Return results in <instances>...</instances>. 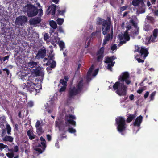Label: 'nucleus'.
<instances>
[{"instance_id": "obj_22", "label": "nucleus", "mask_w": 158, "mask_h": 158, "mask_svg": "<svg viewBox=\"0 0 158 158\" xmlns=\"http://www.w3.org/2000/svg\"><path fill=\"white\" fill-rule=\"evenodd\" d=\"M145 4L144 3V5L143 6H137L138 9L137 10V12H139V13H144L145 11Z\"/></svg>"}, {"instance_id": "obj_16", "label": "nucleus", "mask_w": 158, "mask_h": 158, "mask_svg": "<svg viewBox=\"0 0 158 158\" xmlns=\"http://www.w3.org/2000/svg\"><path fill=\"white\" fill-rule=\"evenodd\" d=\"M144 0H133L132 5L134 6H143L144 5Z\"/></svg>"}, {"instance_id": "obj_5", "label": "nucleus", "mask_w": 158, "mask_h": 158, "mask_svg": "<svg viewBox=\"0 0 158 158\" xmlns=\"http://www.w3.org/2000/svg\"><path fill=\"white\" fill-rule=\"evenodd\" d=\"M113 88L114 90H116V92L119 95H126L127 87L124 85L123 82H116L113 86Z\"/></svg>"}, {"instance_id": "obj_21", "label": "nucleus", "mask_w": 158, "mask_h": 158, "mask_svg": "<svg viewBox=\"0 0 158 158\" xmlns=\"http://www.w3.org/2000/svg\"><path fill=\"white\" fill-rule=\"evenodd\" d=\"M116 58V57L114 56H112L110 57L107 56L105 57V60L104 62L106 63H110Z\"/></svg>"}, {"instance_id": "obj_63", "label": "nucleus", "mask_w": 158, "mask_h": 158, "mask_svg": "<svg viewBox=\"0 0 158 158\" xmlns=\"http://www.w3.org/2000/svg\"><path fill=\"white\" fill-rule=\"evenodd\" d=\"M143 90V89H138V90H137V92L138 93L140 94L142 93Z\"/></svg>"}, {"instance_id": "obj_29", "label": "nucleus", "mask_w": 158, "mask_h": 158, "mask_svg": "<svg viewBox=\"0 0 158 158\" xmlns=\"http://www.w3.org/2000/svg\"><path fill=\"white\" fill-rule=\"evenodd\" d=\"M101 32V30H96V31L95 32H93L91 34V36L92 37H93L95 36H98L99 35Z\"/></svg>"}, {"instance_id": "obj_46", "label": "nucleus", "mask_w": 158, "mask_h": 158, "mask_svg": "<svg viewBox=\"0 0 158 158\" xmlns=\"http://www.w3.org/2000/svg\"><path fill=\"white\" fill-rule=\"evenodd\" d=\"M117 48L116 44H114L111 46V49L112 51H114Z\"/></svg>"}, {"instance_id": "obj_2", "label": "nucleus", "mask_w": 158, "mask_h": 158, "mask_svg": "<svg viewBox=\"0 0 158 158\" xmlns=\"http://www.w3.org/2000/svg\"><path fill=\"white\" fill-rule=\"evenodd\" d=\"M84 86L83 79L81 80L74 86L70 87L68 91V97L69 99L80 94Z\"/></svg>"}, {"instance_id": "obj_39", "label": "nucleus", "mask_w": 158, "mask_h": 158, "mask_svg": "<svg viewBox=\"0 0 158 158\" xmlns=\"http://www.w3.org/2000/svg\"><path fill=\"white\" fill-rule=\"evenodd\" d=\"M128 7V6H124L120 7V12L121 13L122 12L126 10Z\"/></svg>"}, {"instance_id": "obj_36", "label": "nucleus", "mask_w": 158, "mask_h": 158, "mask_svg": "<svg viewBox=\"0 0 158 158\" xmlns=\"http://www.w3.org/2000/svg\"><path fill=\"white\" fill-rule=\"evenodd\" d=\"M60 83L63 85V86H67V81H65L64 80V79H62L60 80Z\"/></svg>"}, {"instance_id": "obj_61", "label": "nucleus", "mask_w": 158, "mask_h": 158, "mask_svg": "<svg viewBox=\"0 0 158 158\" xmlns=\"http://www.w3.org/2000/svg\"><path fill=\"white\" fill-rule=\"evenodd\" d=\"M129 98L130 100H132L134 98V96L133 94H131L129 96Z\"/></svg>"}, {"instance_id": "obj_25", "label": "nucleus", "mask_w": 158, "mask_h": 158, "mask_svg": "<svg viewBox=\"0 0 158 158\" xmlns=\"http://www.w3.org/2000/svg\"><path fill=\"white\" fill-rule=\"evenodd\" d=\"M136 117L135 115L134 114H130L126 120V122L127 123H130L132 120L134 119Z\"/></svg>"}, {"instance_id": "obj_18", "label": "nucleus", "mask_w": 158, "mask_h": 158, "mask_svg": "<svg viewBox=\"0 0 158 158\" xmlns=\"http://www.w3.org/2000/svg\"><path fill=\"white\" fill-rule=\"evenodd\" d=\"M41 21V19L40 17L34 18L30 20L31 24L35 25L39 23Z\"/></svg>"}, {"instance_id": "obj_10", "label": "nucleus", "mask_w": 158, "mask_h": 158, "mask_svg": "<svg viewBox=\"0 0 158 158\" xmlns=\"http://www.w3.org/2000/svg\"><path fill=\"white\" fill-rule=\"evenodd\" d=\"M46 48H43L38 50V53L36 54L35 57V59H43L46 56Z\"/></svg>"}, {"instance_id": "obj_30", "label": "nucleus", "mask_w": 158, "mask_h": 158, "mask_svg": "<svg viewBox=\"0 0 158 158\" xmlns=\"http://www.w3.org/2000/svg\"><path fill=\"white\" fill-rule=\"evenodd\" d=\"M28 66L31 68H33L37 65V63L34 61H31L28 64Z\"/></svg>"}, {"instance_id": "obj_17", "label": "nucleus", "mask_w": 158, "mask_h": 158, "mask_svg": "<svg viewBox=\"0 0 158 158\" xmlns=\"http://www.w3.org/2000/svg\"><path fill=\"white\" fill-rule=\"evenodd\" d=\"M143 119V117L141 115L138 116L136 118L135 121L133 123V125L134 126L139 127L140 126Z\"/></svg>"}, {"instance_id": "obj_26", "label": "nucleus", "mask_w": 158, "mask_h": 158, "mask_svg": "<svg viewBox=\"0 0 158 158\" xmlns=\"http://www.w3.org/2000/svg\"><path fill=\"white\" fill-rule=\"evenodd\" d=\"M104 46H103L100 48L98 50L96 53V55H104V52L105 50Z\"/></svg>"}, {"instance_id": "obj_35", "label": "nucleus", "mask_w": 158, "mask_h": 158, "mask_svg": "<svg viewBox=\"0 0 158 158\" xmlns=\"http://www.w3.org/2000/svg\"><path fill=\"white\" fill-rule=\"evenodd\" d=\"M129 23L132 24L135 27H137V24L134 20L133 19H131L129 21Z\"/></svg>"}, {"instance_id": "obj_56", "label": "nucleus", "mask_w": 158, "mask_h": 158, "mask_svg": "<svg viewBox=\"0 0 158 158\" xmlns=\"http://www.w3.org/2000/svg\"><path fill=\"white\" fill-rule=\"evenodd\" d=\"M47 139L48 141H50L51 140L52 137L51 135L49 134L47 135Z\"/></svg>"}, {"instance_id": "obj_15", "label": "nucleus", "mask_w": 158, "mask_h": 158, "mask_svg": "<svg viewBox=\"0 0 158 158\" xmlns=\"http://www.w3.org/2000/svg\"><path fill=\"white\" fill-rule=\"evenodd\" d=\"M33 73L36 76H42L44 75L41 68L39 67H36L35 69L33 70Z\"/></svg>"}, {"instance_id": "obj_42", "label": "nucleus", "mask_w": 158, "mask_h": 158, "mask_svg": "<svg viewBox=\"0 0 158 158\" xmlns=\"http://www.w3.org/2000/svg\"><path fill=\"white\" fill-rule=\"evenodd\" d=\"M50 67L52 68H54L56 66V62L55 61L53 60L50 65Z\"/></svg>"}, {"instance_id": "obj_59", "label": "nucleus", "mask_w": 158, "mask_h": 158, "mask_svg": "<svg viewBox=\"0 0 158 158\" xmlns=\"http://www.w3.org/2000/svg\"><path fill=\"white\" fill-rule=\"evenodd\" d=\"M149 94V92L147 91L146 92L145 94L144 95V98L145 99H146L148 96Z\"/></svg>"}, {"instance_id": "obj_14", "label": "nucleus", "mask_w": 158, "mask_h": 158, "mask_svg": "<svg viewBox=\"0 0 158 158\" xmlns=\"http://www.w3.org/2000/svg\"><path fill=\"white\" fill-rule=\"evenodd\" d=\"M158 35V29H155L153 31V35L150 37V40L151 42H155Z\"/></svg>"}, {"instance_id": "obj_34", "label": "nucleus", "mask_w": 158, "mask_h": 158, "mask_svg": "<svg viewBox=\"0 0 158 158\" xmlns=\"http://www.w3.org/2000/svg\"><path fill=\"white\" fill-rule=\"evenodd\" d=\"M46 142L45 141H41L40 144H39L38 145V147H41V145H42V148L43 150H44L45 148L46 147Z\"/></svg>"}, {"instance_id": "obj_33", "label": "nucleus", "mask_w": 158, "mask_h": 158, "mask_svg": "<svg viewBox=\"0 0 158 158\" xmlns=\"http://www.w3.org/2000/svg\"><path fill=\"white\" fill-rule=\"evenodd\" d=\"M59 45L60 48V50H63L65 48V44L64 42L60 41L58 43Z\"/></svg>"}, {"instance_id": "obj_40", "label": "nucleus", "mask_w": 158, "mask_h": 158, "mask_svg": "<svg viewBox=\"0 0 158 158\" xmlns=\"http://www.w3.org/2000/svg\"><path fill=\"white\" fill-rule=\"evenodd\" d=\"M156 91H155L153 92L150 95V100H153L154 98V97L155 95L156 94Z\"/></svg>"}, {"instance_id": "obj_48", "label": "nucleus", "mask_w": 158, "mask_h": 158, "mask_svg": "<svg viewBox=\"0 0 158 158\" xmlns=\"http://www.w3.org/2000/svg\"><path fill=\"white\" fill-rule=\"evenodd\" d=\"M6 127L7 130V133L8 134H10V126L8 124H6Z\"/></svg>"}, {"instance_id": "obj_44", "label": "nucleus", "mask_w": 158, "mask_h": 158, "mask_svg": "<svg viewBox=\"0 0 158 158\" xmlns=\"http://www.w3.org/2000/svg\"><path fill=\"white\" fill-rule=\"evenodd\" d=\"M66 87L64 86H61V88L59 90V92H62L64 91L66 89Z\"/></svg>"}, {"instance_id": "obj_24", "label": "nucleus", "mask_w": 158, "mask_h": 158, "mask_svg": "<svg viewBox=\"0 0 158 158\" xmlns=\"http://www.w3.org/2000/svg\"><path fill=\"white\" fill-rule=\"evenodd\" d=\"M36 128V132L39 135H40L43 134L44 131L42 127V126Z\"/></svg>"}, {"instance_id": "obj_9", "label": "nucleus", "mask_w": 158, "mask_h": 158, "mask_svg": "<svg viewBox=\"0 0 158 158\" xmlns=\"http://www.w3.org/2000/svg\"><path fill=\"white\" fill-rule=\"evenodd\" d=\"M27 21V19L25 16H20L16 18L15 21V24L17 26H22Z\"/></svg>"}, {"instance_id": "obj_49", "label": "nucleus", "mask_w": 158, "mask_h": 158, "mask_svg": "<svg viewBox=\"0 0 158 158\" xmlns=\"http://www.w3.org/2000/svg\"><path fill=\"white\" fill-rule=\"evenodd\" d=\"M35 149L39 153V154H41L43 152V151L40 148H35Z\"/></svg>"}, {"instance_id": "obj_31", "label": "nucleus", "mask_w": 158, "mask_h": 158, "mask_svg": "<svg viewBox=\"0 0 158 158\" xmlns=\"http://www.w3.org/2000/svg\"><path fill=\"white\" fill-rule=\"evenodd\" d=\"M123 36H124V39L126 41H128L130 40V37L127 31L124 32Z\"/></svg>"}, {"instance_id": "obj_45", "label": "nucleus", "mask_w": 158, "mask_h": 158, "mask_svg": "<svg viewBox=\"0 0 158 158\" xmlns=\"http://www.w3.org/2000/svg\"><path fill=\"white\" fill-rule=\"evenodd\" d=\"M39 16H42L43 15V10L42 9H38V12Z\"/></svg>"}, {"instance_id": "obj_4", "label": "nucleus", "mask_w": 158, "mask_h": 158, "mask_svg": "<svg viewBox=\"0 0 158 158\" xmlns=\"http://www.w3.org/2000/svg\"><path fill=\"white\" fill-rule=\"evenodd\" d=\"M115 120L118 131L122 135H124L123 132L126 130L127 127L125 118L123 117L119 116Z\"/></svg>"}, {"instance_id": "obj_27", "label": "nucleus", "mask_w": 158, "mask_h": 158, "mask_svg": "<svg viewBox=\"0 0 158 158\" xmlns=\"http://www.w3.org/2000/svg\"><path fill=\"white\" fill-rule=\"evenodd\" d=\"M146 18L147 19V22L148 23H151L152 24H153L154 23L155 20L153 17L147 16Z\"/></svg>"}, {"instance_id": "obj_19", "label": "nucleus", "mask_w": 158, "mask_h": 158, "mask_svg": "<svg viewBox=\"0 0 158 158\" xmlns=\"http://www.w3.org/2000/svg\"><path fill=\"white\" fill-rule=\"evenodd\" d=\"M27 136L29 137V139L31 140L34 139L36 136V135L33 134L32 131L31 129L27 131Z\"/></svg>"}, {"instance_id": "obj_11", "label": "nucleus", "mask_w": 158, "mask_h": 158, "mask_svg": "<svg viewBox=\"0 0 158 158\" xmlns=\"http://www.w3.org/2000/svg\"><path fill=\"white\" fill-rule=\"evenodd\" d=\"M11 121L13 125L14 131H18L19 125H20V123L18 119L17 118L11 119Z\"/></svg>"}, {"instance_id": "obj_13", "label": "nucleus", "mask_w": 158, "mask_h": 158, "mask_svg": "<svg viewBox=\"0 0 158 158\" xmlns=\"http://www.w3.org/2000/svg\"><path fill=\"white\" fill-rule=\"evenodd\" d=\"M56 6L54 4H52L49 6L47 8V14H51L54 15L55 13Z\"/></svg>"}, {"instance_id": "obj_50", "label": "nucleus", "mask_w": 158, "mask_h": 158, "mask_svg": "<svg viewBox=\"0 0 158 158\" xmlns=\"http://www.w3.org/2000/svg\"><path fill=\"white\" fill-rule=\"evenodd\" d=\"M86 77L87 81L89 82L91 80V75L87 74Z\"/></svg>"}, {"instance_id": "obj_64", "label": "nucleus", "mask_w": 158, "mask_h": 158, "mask_svg": "<svg viewBox=\"0 0 158 158\" xmlns=\"http://www.w3.org/2000/svg\"><path fill=\"white\" fill-rule=\"evenodd\" d=\"M51 60H49L46 63V65L47 66L49 65L50 64L51 65Z\"/></svg>"}, {"instance_id": "obj_7", "label": "nucleus", "mask_w": 158, "mask_h": 158, "mask_svg": "<svg viewBox=\"0 0 158 158\" xmlns=\"http://www.w3.org/2000/svg\"><path fill=\"white\" fill-rule=\"evenodd\" d=\"M76 119V117L70 114H66L64 117V122L66 126L69 127L70 125L74 127L76 126V121L74 120Z\"/></svg>"}, {"instance_id": "obj_57", "label": "nucleus", "mask_w": 158, "mask_h": 158, "mask_svg": "<svg viewBox=\"0 0 158 158\" xmlns=\"http://www.w3.org/2000/svg\"><path fill=\"white\" fill-rule=\"evenodd\" d=\"M136 60L139 63H143L144 62L143 60L141 59L140 58H137Z\"/></svg>"}, {"instance_id": "obj_20", "label": "nucleus", "mask_w": 158, "mask_h": 158, "mask_svg": "<svg viewBox=\"0 0 158 158\" xmlns=\"http://www.w3.org/2000/svg\"><path fill=\"white\" fill-rule=\"evenodd\" d=\"M26 97V95L24 93L19 91L17 94V98L21 101L23 99L25 98Z\"/></svg>"}, {"instance_id": "obj_37", "label": "nucleus", "mask_w": 158, "mask_h": 158, "mask_svg": "<svg viewBox=\"0 0 158 158\" xmlns=\"http://www.w3.org/2000/svg\"><path fill=\"white\" fill-rule=\"evenodd\" d=\"M64 21L63 19L58 18L57 21V24L59 25H61Z\"/></svg>"}, {"instance_id": "obj_53", "label": "nucleus", "mask_w": 158, "mask_h": 158, "mask_svg": "<svg viewBox=\"0 0 158 158\" xmlns=\"http://www.w3.org/2000/svg\"><path fill=\"white\" fill-rule=\"evenodd\" d=\"M140 47H139V46L138 45L137 46H136V45H135V51H134L135 52H139V51H140Z\"/></svg>"}, {"instance_id": "obj_28", "label": "nucleus", "mask_w": 158, "mask_h": 158, "mask_svg": "<svg viewBox=\"0 0 158 158\" xmlns=\"http://www.w3.org/2000/svg\"><path fill=\"white\" fill-rule=\"evenodd\" d=\"M49 24L51 27L53 29L57 27V25L56 22L54 20H51L49 22Z\"/></svg>"}, {"instance_id": "obj_41", "label": "nucleus", "mask_w": 158, "mask_h": 158, "mask_svg": "<svg viewBox=\"0 0 158 158\" xmlns=\"http://www.w3.org/2000/svg\"><path fill=\"white\" fill-rule=\"evenodd\" d=\"M144 29L145 31H148L151 30V27L150 25H148L145 26Z\"/></svg>"}, {"instance_id": "obj_55", "label": "nucleus", "mask_w": 158, "mask_h": 158, "mask_svg": "<svg viewBox=\"0 0 158 158\" xmlns=\"http://www.w3.org/2000/svg\"><path fill=\"white\" fill-rule=\"evenodd\" d=\"M65 10H58V12L59 13V14L60 15H63L64 14V13H65Z\"/></svg>"}, {"instance_id": "obj_38", "label": "nucleus", "mask_w": 158, "mask_h": 158, "mask_svg": "<svg viewBox=\"0 0 158 158\" xmlns=\"http://www.w3.org/2000/svg\"><path fill=\"white\" fill-rule=\"evenodd\" d=\"M68 131L69 133H74L76 132V130L72 127H69Z\"/></svg>"}, {"instance_id": "obj_51", "label": "nucleus", "mask_w": 158, "mask_h": 158, "mask_svg": "<svg viewBox=\"0 0 158 158\" xmlns=\"http://www.w3.org/2000/svg\"><path fill=\"white\" fill-rule=\"evenodd\" d=\"M99 70V69H96L94 71L93 73L92 74V76H95L98 74V72Z\"/></svg>"}, {"instance_id": "obj_23", "label": "nucleus", "mask_w": 158, "mask_h": 158, "mask_svg": "<svg viewBox=\"0 0 158 158\" xmlns=\"http://www.w3.org/2000/svg\"><path fill=\"white\" fill-rule=\"evenodd\" d=\"M18 151V147L17 146L14 147V149H10V158H13L14 156L13 151L15 152H17Z\"/></svg>"}, {"instance_id": "obj_58", "label": "nucleus", "mask_w": 158, "mask_h": 158, "mask_svg": "<svg viewBox=\"0 0 158 158\" xmlns=\"http://www.w3.org/2000/svg\"><path fill=\"white\" fill-rule=\"evenodd\" d=\"M18 35L19 36H23L24 35L23 34V31H19V32L18 34Z\"/></svg>"}, {"instance_id": "obj_6", "label": "nucleus", "mask_w": 158, "mask_h": 158, "mask_svg": "<svg viewBox=\"0 0 158 158\" xmlns=\"http://www.w3.org/2000/svg\"><path fill=\"white\" fill-rule=\"evenodd\" d=\"M24 9L28 17H32L36 16L38 12L37 8L31 4H27Z\"/></svg>"}, {"instance_id": "obj_47", "label": "nucleus", "mask_w": 158, "mask_h": 158, "mask_svg": "<svg viewBox=\"0 0 158 158\" xmlns=\"http://www.w3.org/2000/svg\"><path fill=\"white\" fill-rule=\"evenodd\" d=\"M9 58V56L7 55L5 57H2V61L5 62L6 60H8Z\"/></svg>"}, {"instance_id": "obj_43", "label": "nucleus", "mask_w": 158, "mask_h": 158, "mask_svg": "<svg viewBox=\"0 0 158 158\" xmlns=\"http://www.w3.org/2000/svg\"><path fill=\"white\" fill-rule=\"evenodd\" d=\"M42 126V125L41 124L40 121L39 120H37L35 124L36 128H37L38 127H40Z\"/></svg>"}, {"instance_id": "obj_52", "label": "nucleus", "mask_w": 158, "mask_h": 158, "mask_svg": "<svg viewBox=\"0 0 158 158\" xmlns=\"http://www.w3.org/2000/svg\"><path fill=\"white\" fill-rule=\"evenodd\" d=\"M34 105L33 102L30 101L28 102L27 104V106L29 107H32Z\"/></svg>"}, {"instance_id": "obj_32", "label": "nucleus", "mask_w": 158, "mask_h": 158, "mask_svg": "<svg viewBox=\"0 0 158 158\" xmlns=\"http://www.w3.org/2000/svg\"><path fill=\"white\" fill-rule=\"evenodd\" d=\"M97 56H98L97 58V61L98 62H102L103 60V58L104 56V55H98Z\"/></svg>"}, {"instance_id": "obj_60", "label": "nucleus", "mask_w": 158, "mask_h": 158, "mask_svg": "<svg viewBox=\"0 0 158 158\" xmlns=\"http://www.w3.org/2000/svg\"><path fill=\"white\" fill-rule=\"evenodd\" d=\"M129 11H127L124 12L123 14V17L124 18L126 17L127 15V14L129 13Z\"/></svg>"}, {"instance_id": "obj_3", "label": "nucleus", "mask_w": 158, "mask_h": 158, "mask_svg": "<svg viewBox=\"0 0 158 158\" xmlns=\"http://www.w3.org/2000/svg\"><path fill=\"white\" fill-rule=\"evenodd\" d=\"M27 78L28 77V79L27 81V85L24 83L22 85V88L23 89L26 88L29 91L30 93L32 92H35L36 93L39 92V90L42 89V86L41 85H39L38 87V89L34 87V86H36V84L33 83L32 81L33 80L32 78H33V76L27 77L25 76ZM34 78L35 77H34Z\"/></svg>"}, {"instance_id": "obj_8", "label": "nucleus", "mask_w": 158, "mask_h": 158, "mask_svg": "<svg viewBox=\"0 0 158 158\" xmlns=\"http://www.w3.org/2000/svg\"><path fill=\"white\" fill-rule=\"evenodd\" d=\"M130 75L127 72H123L119 76L118 80L121 82L125 81L127 85H129L131 82V81L129 79Z\"/></svg>"}, {"instance_id": "obj_54", "label": "nucleus", "mask_w": 158, "mask_h": 158, "mask_svg": "<svg viewBox=\"0 0 158 158\" xmlns=\"http://www.w3.org/2000/svg\"><path fill=\"white\" fill-rule=\"evenodd\" d=\"M49 37L48 35V33H45L44 36V39L46 40L48 39L49 38Z\"/></svg>"}, {"instance_id": "obj_1", "label": "nucleus", "mask_w": 158, "mask_h": 158, "mask_svg": "<svg viewBox=\"0 0 158 158\" xmlns=\"http://www.w3.org/2000/svg\"><path fill=\"white\" fill-rule=\"evenodd\" d=\"M96 24L97 25H101L102 33L105 35L103 41V46H105L107 42L110 39L112 40L113 38V27L111 25V19L110 17H107L106 20L101 17H98L96 19Z\"/></svg>"}, {"instance_id": "obj_12", "label": "nucleus", "mask_w": 158, "mask_h": 158, "mask_svg": "<svg viewBox=\"0 0 158 158\" xmlns=\"http://www.w3.org/2000/svg\"><path fill=\"white\" fill-rule=\"evenodd\" d=\"M139 54L141 58L145 59L149 54L147 49L144 47H141L139 51Z\"/></svg>"}, {"instance_id": "obj_62", "label": "nucleus", "mask_w": 158, "mask_h": 158, "mask_svg": "<svg viewBox=\"0 0 158 158\" xmlns=\"http://www.w3.org/2000/svg\"><path fill=\"white\" fill-rule=\"evenodd\" d=\"M126 28L127 29L126 30V31H127V32H128V31L130 29H131V28H132L131 26V25H127L126 27Z\"/></svg>"}]
</instances>
